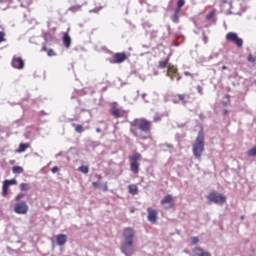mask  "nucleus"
<instances>
[{
	"mask_svg": "<svg viewBox=\"0 0 256 256\" xmlns=\"http://www.w3.org/2000/svg\"><path fill=\"white\" fill-rule=\"evenodd\" d=\"M193 155L196 159H201L203 151H205V133L203 130L198 132L195 142L192 145Z\"/></svg>",
	"mask_w": 256,
	"mask_h": 256,
	"instance_id": "obj_2",
	"label": "nucleus"
},
{
	"mask_svg": "<svg viewBox=\"0 0 256 256\" xmlns=\"http://www.w3.org/2000/svg\"><path fill=\"white\" fill-rule=\"evenodd\" d=\"M21 199H23V194H18L15 198V201H19Z\"/></svg>",
	"mask_w": 256,
	"mask_h": 256,
	"instance_id": "obj_39",
	"label": "nucleus"
},
{
	"mask_svg": "<svg viewBox=\"0 0 256 256\" xmlns=\"http://www.w3.org/2000/svg\"><path fill=\"white\" fill-rule=\"evenodd\" d=\"M223 113H224V115H227V113H229V111L224 110Z\"/></svg>",
	"mask_w": 256,
	"mask_h": 256,
	"instance_id": "obj_49",
	"label": "nucleus"
},
{
	"mask_svg": "<svg viewBox=\"0 0 256 256\" xmlns=\"http://www.w3.org/2000/svg\"><path fill=\"white\" fill-rule=\"evenodd\" d=\"M20 189H21V191H29L31 189V187L27 183H21Z\"/></svg>",
	"mask_w": 256,
	"mask_h": 256,
	"instance_id": "obj_28",
	"label": "nucleus"
},
{
	"mask_svg": "<svg viewBox=\"0 0 256 256\" xmlns=\"http://www.w3.org/2000/svg\"><path fill=\"white\" fill-rule=\"evenodd\" d=\"M151 127V121L145 118H136L130 122V133L137 139H145L141 133H151Z\"/></svg>",
	"mask_w": 256,
	"mask_h": 256,
	"instance_id": "obj_1",
	"label": "nucleus"
},
{
	"mask_svg": "<svg viewBox=\"0 0 256 256\" xmlns=\"http://www.w3.org/2000/svg\"><path fill=\"white\" fill-rule=\"evenodd\" d=\"M247 61H248L249 63H255L256 57L253 56L252 54H249L248 57H247Z\"/></svg>",
	"mask_w": 256,
	"mask_h": 256,
	"instance_id": "obj_30",
	"label": "nucleus"
},
{
	"mask_svg": "<svg viewBox=\"0 0 256 256\" xmlns=\"http://www.w3.org/2000/svg\"><path fill=\"white\" fill-rule=\"evenodd\" d=\"M52 173H56L57 171H59V168L57 166H54L52 169H51Z\"/></svg>",
	"mask_w": 256,
	"mask_h": 256,
	"instance_id": "obj_41",
	"label": "nucleus"
},
{
	"mask_svg": "<svg viewBox=\"0 0 256 256\" xmlns=\"http://www.w3.org/2000/svg\"><path fill=\"white\" fill-rule=\"evenodd\" d=\"M105 190H107V184H105V187H104Z\"/></svg>",
	"mask_w": 256,
	"mask_h": 256,
	"instance_id": "obj_54",
	"label": "nucleus"
},
{
	"mask_svg": "<svg viewBox=\"0 0 256 256\" xmlns=\"http://www.w3.org/2000/svg\"><path fill=\"white\" fill-rule=\"evenodd\" d=\"M56 243L60 247H63L67 243V235L65 234H59L56 236Z\"/></svg>",
	"mask_w": 256,
	"mask_h": 256,
	"instance_id": "obj_14",
	"label": "nucleus"
},
{
	"mask_svg": "<svg viewBox=\"0 0 256 256\" xmlns=\"http://www.w3.org/2000/svg\"><path fill=\"white\" fill-rule=\"evenodd\" d=\"M164 147H168V149H173V146L171 144H164Z\"/></svg>",
	"mask_w": 256,
	"mask_h": 256,
	"instance_id": "obj_43",
	"label": "nucleus"
},
{
	"mask_svg": "<svg viewBox=\"0 0 256 256\" xmlns=\"http://www.w3.org/2000/svg\"><path fill=\"white\" fill-rule=\"evenodd\" d=\"M214 57H219V53H215L209 56V59H213Z\"/></svg>",
	"mask_w": 256,
	"mask_h": 256,
	"instance_id": "obj_42",
	"label": "nucleus"
},
{
	"mask_svg": "<svg viewBox=\"0 0 256 256\" xmlns=\"http://www.w3.org/2000/svg\"><path fill=\"white\" fill-rule=\"evenodd\" d=\"M123 237L125 242H133V237H135V231L133 228L127 227L123 231Z\"/></svg>",
	"mask_w": 256,
	"mask_h": 256,
	"instance_id": "obj_9",
	"label": "nucleus"
},
{
	"mask_svg": "<svg viewBox=\"0 0 256 256\" xmlns=\"http://www.w3.org/2000/svg\"><path fill=\"white\" fill-rule=\"evenodd\" d=\"M127 59V55L125 53H116L113 58L110 60V63L119 64L123 63Z\"/></svg>",
	"mask_w": 256,
	"mask_h": 256,
	"instance_id": "obj_12",
	"label": "nucleus"
},
{
	"mask_svg": "<svg viewBox=\"0 0 256 256\" xmlns=\"http://www.w3.org/2000/svg\"><path fill=\"white\" fill-rule=\"evenodd\" d=\"M28 211H29V206L25 201L18 202L14 205V212H16L17 215H27Z\"/></svg>",
	"mask_w": 256,
	"mask_h": 256,
	"instance_id": "obj_5",
	"label": "nucleus"
},
{
	"mask_svg": "<svg viewBox=\"0 0 256 256\" xmlns=\"http://www.w3.org/2000/svg\"><path fill=\"white\" fill-rule=\"evenodd\" d=\"M154 121H161V118L159 116H155Z\"/></svg>",
	"mask_w": 256,
	"mask_h": 256,
	"instance_id": "obj_45",
	"label": "nucleus"
},
{
	"mask_svg": "<svg viewBox=\"0 0 256 256\" xmlns=\"http://www.w3.org/2000/svg\"><path fill=\"white\" fill-rule=\"evenodd\" d=\"M147 213H148V221L149 223H157V215H159V212L157 210L149 207L147 208Z\"/></svg>",
	"mask_w": 256,
	"mask_h": 256,
	"instance_id": "obj_11",
	"label": "nucleus"
},
{
	"mask_svg": "<svg viewBox=\"0 0 256 256\" xmlns=\"http://www.w3.org/2000/svg\"><path fill=\"white\" fill-rule=\"evenodd\" d=\"M25 151H27V144L21 143L19 145V148H18L17 152L18 153H25Z\"/></svg>",
	"mask_w": 256,
	"mask_h": 256,
	"instance_id": "obj_26",
	"label": "nucleus"
},
{
	"mask_svg": "<svg viewBox=\"0 0 256 256\" xmlns=\"http://www.w3.org/2000/svg\"><path fill=\"white\" fill-rule=\"evenodd\" d=\"M175 74H177V68H175V66L169 65L167 68L166 77H169L171 81H173L174 80L173 75Z\"/></svg>",
	"mask_w": 256,
	"mask_h": 256,
	"instance_id": "obj_15",
	"label": "nucleus"
},
{
	"mask_svg": "<svg viewBox=\"0 0 256 256\" xmlns=\"http://www.w3.org/2000/svg\"><path fill=\"white\" fill-rule=\"evenodd\" d=\"M208 199L212 203H216V205H223V203H225V201H226L225 196H223L221 194H217L216 192L210 193L208 196Z\"/></svg>",
	"mask_w": 256,
	"mask_h": 256,
	"instance_id": "obj_6",
	"label": "nucleus"
},
{
	"mask_svg": "<svg viewBox=\"0 0 256 256\" xmlns=\"http://www.w3.org/2000/svg\"><path fill=\"white\" fill-rule=\"evenodd\" d=\"M178 101L182 103V105H187V102L189 101V95L187 94H178Z\"/></svg>",
	"mask_w": 256,
	"mask_h": 256,
	"instance_id": "obj_18",
	"label": "nucleus"
},
{
	"mask_svg": "<svg viewBox=\"0 0 256 256\" xmlns=\"http://www.w3.org/2000/svg\"><path fill=\"white\" fill-rule=\"evenodd\" d=\"M63 44L67 49L71 47V36H69V33L67 32L63 36Z\"/></svg>",
	"mask_w": 256,
	"mask_h": 256,
	"instance_id": "obj_17",
	"label": "nucleus"
},
{
	"mask_svg": "<svg viewBox=\"0 0 256 256\" xmlns=\"http://www.w3.org/2000/svg\"><path fill=\"white\" fill-rule=\"evenodd\" d=\"M203 41H204L205 45H207V41H208L207 36H204V37H203Z\"/></svg>",
	"mask_w": 256,
	"mask_h": 256,
	"instance_id": "obj_44",
	"label": "nucleus"
},
{
	"mask_svg": "<svg viewBox=\"0 0 256 256\" xmlns=\"http://www.w3.org/2000/svg\"><path fill=\"white\" fill-rule=\"evenodd\" d=\"M23 167L21 166H14L12 168V173H14V175H21V173H23Z\"/></svg>",
	"mask_w": 256,
	"mask_h": 256,
	"instance_id": "obj_20",
	"label": "nucleus"
},
{
	"mask_svg": "<svg viewBox=\"0 0 256 256\" xmlns=\"http://www.w3.org/2000/svg\"><path fill=\"white\" fill-rule=\"evenodd\" d=\"M110 113L115 117V119H119L120 117H125V115H127V112L123 110V108H119L117 106L112 107Z\"/></svg>",
	"mask_w": 256,
	"mask_h": 256,
	"instance_id": "obj_7",
	"label": "nucleus"
},
{
	"mask_svg": "<svg viewBox=\"0 0 256 256\" xmlns=\"http://www.w3.org/2000/svg\"><path fill=\"white\" fill-rule=\"evenodd\" d=\"M130 159V171L132 173H139V161H141L142 156L140 153H134L132 156L129 157Z\"/></svg>",
	"mask_w": 256,
	"mask_h": 256,
	"instance_id": "obj_3",
	"label": "nucleus"
},
{
	"mask_svg": "<svg viewBox=\"0 0 256 256\" xmlns=\"http://www.w3.org/2000/svg\"><path fill=\"white\" fill-rule=\"evenodd\" d=\"M226 41H231L239 49L243 47V39L239 38V36L235 32H228L226 34Z\"/></svg>",
	"mask_w": 256,
	"mask_h": 256,
	"instance_id": "obj_4",
	"label": "nucleus"
},
{
	"mask_svg": "<svg viewBox=\"0 0 256 256\" xmlns=\"http://www.w3.org/2000/svg\"><path fill=\"white\" fill-rule=\"evenodd\" d=\"M128 189L131 195H137V185L131 184L128 186Z\"/></svg>",
	"mask_w": 256,
	"mask_h": 256,
	"instance_id": "obj_22",
	"label": "nucleus"
},
{
	"mask_svg": "<svg viewBox=\"0 0 256 256\" xmlns=\"http://www.w3.org/2000/svg\"><path fill=\"white\" fill-rule=\"evenodd\" d=\"M173 201V196L168 194L161 200V205H163L164 209H171L173 208Z\"/></svg>",
	"mask_w": 256,
	"mask_h": 256,
	"instance_id": "obj_8",
	"label": "nucleus"
},
{
	"mask_svg": "<svg viewBox=\"0 0 256 256\" xmlns=\"http://www.w3.org/2000/svg\"><path fill=\"white\" fill-rule=\"evenodd\" d=\"M185 5V0H178L177 1V7L176 10L177 11H181V8Z\"/></svg>",
	"mask_w": 256,
	"mask_h": 256,
	"instance_id": "obj_29",
	"label": "nucleus"
},
{
	"mask_svg": "<svg viewBox=\"0 0 256 256\" xmlns=\"http://www.w3.org/2000/svg\"><path fill=\"white\" fill-rule=\"evenodd\" d=\"M47 55H48V57H54L55 52L53 51V49H49V50L47 51Z\"/></svg>",
	"mask_w": 256,
	"mask_h": 256,
	"instance_id": "obj_35",
	"label": "nucleus"
},
{
	"mask_svg": "<svg viewBox=\"0 0 256 256\" xmlns=\"http://www.w3.org/2000/svg\"><path fill=\"white\" fill-rule=\"evenodd\" d=\"M5 181L8 182V186L9 185H17V180H15V179L5 180Z\"/></svg>",
	"mask_w": 256,
	"mask_h": 256,
	"instance_id": "obj_32",
	"label": "nucleus"
},
{
	"mask_svg": "<svg viewBox=\"0 0 256 256\" xmlns=\"http://www.w3.org/2000/svg\"><path fill=\"white\" fill-rule=\"evenodd\" d=\"M176 81H181V76H178V77L176 78Z\"/></svg>",
	"mask_w": 256,
	"mask_h": 256,
	"instance_id": "obj_48",
	"label": "nucleus"
},
{
	"mask_svg": "<svg viewBox=\"0 0 256 256\" xmlns=\"http://www.w3.org/2000/svg\"><path fill=\"white\" fill-rule=\"evenodd\" d=\"M145 97H146V94H142V99H145Z\"/></svg>",
	"mask_w": 256,
	"mask_h": 256,
	"instance_id": "obj_53",
	"label": "nucleus"
},
{
	"mask_svg": "<svg viewBox=\"0 0 256 256\" xmlns=\"http://www.w3.org/2000/svg\"><path fill=\"white\" fill-rule=\"evenodd\" d=\"M9 189V184L8 182L4 181L3 182V187H2V195L5 197L7 195V191Z\"/></svg>",
	"mask_w": 256,
	"mask_h": 256,
	"instance_id": "obj_23",
	"label": "nucleus"
},
{
	"mask_svg": "<svg viewBox=\"0 0 256 256\" xmlns=\"http://www.w3.org/2000/svg\"><path fill=\"white\" fill-rule=\"evenodd\" d=\"M61 155H62V153L60 152V153L55 155V158L57 159L58 157H61Z\"/></svg>",
	"mask_w": 256,
	"mask_h": 256,
	"instance_id": "obj_46",
	"label": "nucleus"
},
{
	"mask_svg": "<svg viewBox=\"0 0 256 256\" xmlns=\"http://www.w3.org/2000/svg\"><path fill=\"white\" fill-rule=\"evenodd\" d=\"M92 185L95 189L101 187L98 182H93Z\"/></svg>",
	"mask_w": 256,
	"mask_h": 256,
	"instance_id": "obj_40",
	"label": "nucleus"
},
{
	"mask_svg": "<svg viewBox=\"0 0 256 256\" xmlns=\"http://www.w3.org/2000/svg\"><path fill=\"white\" fill-rule=\"evenodd\" d=\"M133 242H125L122 244V253H124V255L129 256V255H133Z\"/></svg>",
	"mask_w": 256,
	"mask_h": 256,
	"instance_id": "obj_10",
	"label": "nucleus"
},
{
	"mask_svg": "<svg viewBox=\"0 0 256 256\" xmlns=\"http://www.w3.org/2000/svg\"><path fill=\"white\" fill-rule=\"evenodd\" d=\"M72 127H74L76 133H83L85 129H89V126L83 127V125L75 123L72 124Z\"/></svg>",
	"mask_w": 256,
	"mask_h": 256,
	"instance_id": "obj_19",
	"label": "nucleus"
},
{
	"mask_svg": "<svg viewBox=\"0 0 256 256\" xmlns=\"http://www.w3.org/2000/svg\"><path fill=\"white\" fill-rule=\"evenodd\" d=\"M221 3H227V0H221Z\"/></svg>",
	"mask_w": 256,
	"mask_h": 256,
	"instance_id": "obj_52",
	"label": "nucleus"
},
{
	"mask_svg": "<svg viewBox=\"0 0 256 256\" xmlns=\"http://www.w3.org/2000/svg\"><path fill=\"white\" fill-rule=\"evenodd\" d=\"M184 75H185L186 77H191V79H193V77H195L194 74H192V73H190V72H188V71H185V72H184Z\"/></svg>",
	"mask_w": 256,
	"mask_h": 256,
	"instance_id": "obj_37",
	"label": "nucleus"
},
{
	"mask_svg": "<svg viewBox=\"0 0 256 256\" xmlns=\"http://www.w3.org/2000/svg\"><path fill=\"white\" fill-rule=\"evenodd\" d=\"M5 41V32H0V43H3Z\"/></svg>",
	"mask_w": 256,
	"mask_h": 256,
	"instance_id": "obj_36",
	"label": "nucleus"
},
{
	"mask_svg": "<svg viewBox=\"0 0 256 256\" xmlns=\"http://www.w3.org/2000/svg\"><path fill=\"white\" fill-rule=\"evenodd\" d=\"M193 256H211L209 252H206L201 247H197L193 250Z\"/></svg>",
	"mask_w": 256,
	"mask_h": 256,
	"instance_id": "obj_16",
	"label": "nucleus"
},
{
	"mask_svg": "<svg viewBox=\"0 0 256 256\" xmlns=\"http://www.w3.org/2000/svg\"><path fill=\"white\" fill-rule=\"evenodd\" d=\"M101 7H99V8H94V9H92V10H89V13H99L100 11H101Z\"/></svg>",
	"mask_w": 256,
	"mask_h": 256,
	"instance_id": "obj_34",
	"label": "nucleus"
},
{
	"mask_svg": "<svg viewBox=\"0 0 256 256\" xmlns=\"http://www.w3.org/2000/svg\"><path fill=\"white\" fill-rule=\"evenodd\" d=\"M179 13H181V10L174 11V15L172 16L173 23H179Z\"/></svg>",
	"mask_w": 256,
	"mask_h": 256,
	"instance_id": "obj_21",
	"label": "nucleus"
},
{
	"mask_svg": "<svg viewBox=\"0 0 256 256\" xmlns=\"http://www.w3.org/2000/svg\"><path fill=\"white\" fill-rule=\"evenodd\" d=\"M96 133H101V129L100 128H96Z\"/></svg>",
	"mask_w": 256,
	"mask_h": 256,
	"instance_id": "obj_47",
	"label": "nucleus"
},
{
	"mask_svg": "<svg viewBox=\"0 0 256 256\" xmlns=\"http://www.w3.org/2000/svg\"><path fill=\"white\" fill-rule=\"evenodd\" d=\"M78 171H80V173H83L84 175H87V173H89V166H80L78 168Z\"/></svg>",
	"mask_w": 256,
	"mask_h": 256,
	"instance_id": "obj_25",
	"label": "nucleus"
},
{
	"mask_svg": "<svg viewBox=\"0 0 256 256\" xmlns=\"http://www.w3.org/2000/svg\"><path fill=\"white\" fill-rule=\"evenodd\" d=\"M174 103H179V101H177V100H174Z\"/></svg>",
	"mask_w": 256,
	"mask_h": 256,
	"instance_id": "obj_55",
	"label": "nucleus"
},
{
	"mask_svg": "<svg viewBox=\"0 0 256 256\" xmlns=\"http://www.w3.org/2000/svg\"><path fill=\"white\" fill-rule=\"evenodd\" d=\"M42 51H47V47L44 46V47L42 48Z\"/></svg>",
	"mask_w": 256,
	"mask_h": 256,
	"instance_id": "obj_50",
	"label": "nucleus"
},
{
	"mask_svg": "<svg viewBox=\"0 0 256 256\" xmlns=\"http://www.w3.org/2000/svg\"><path fill=\"white\" fill-rule=\"evenodd\" d=\"M197 91H198L199 95H203V87L198 85L197 86Z\"/></svg>",
	"mask_w": 256,
	"mask_h": 256,
	"instance_id": "obj_38",
	"label": "nucleus"
},
{
	"mask_svg": "<svg viewBox=\"0 0 256 256\" xmlns=\"http://www.w3.org/2000/svg\"><path fill=\"white\" fill-rule=\"evenodd\" d=\"M30 4H31V0H27V1L21 2V7H28V5Z\"/></svg>",
	"mask_w": 256,
	"mask_h": 256,
	"instance_id": "obj_33",
	"label": "nucleus"
},
{
	"mask_svg": "<svg viewBox=\"0 0 256 256\" xmlns=\"http://www.w3.org/2000/svg\"><path fill=\"white\" fill-rule=\"evenodd\" d=\"M191 243H192V245H197V243H199V237H197V236L192 237Z\"/></svg>",
	"mask_w": 256,
	"mask_h": 256,
	"instance_id": "obj_31",
	"label": "nucleus"
},
{
	"mask_svg": "<svg viewBox=\"0 0 256 256\" xmlns=\"http://www.w3.org/2000/svg\"><path fill=\"white\" fill-rule=\"evenodd\" d=\"M12 67H14V69H23L25 67V62L21 57H14L12 59Z\"/></svg>",
	"mask_w": 256,
	"mask_h": 256,
	"instance_id": "obj_13",
	"label": "nucleus"
},
{
	"mask_svg": "<svg viewBox=\"0 0 256 256\" xmlns=\"http://www.w3.org/2000/svg\"><path fill=\"white\" fill-rule=\"evenodd\" d=\"M169 60H164L159 62V67L160 69H165V67H167V69L169 68Z\"/></svg>",
	"mask_w": 256,
	"mask_h": 256,
	"instance_id": "obj_24",
	"label": "nucleus"
},
{
	"mask_svg": "<svg viewBox=\"0 0 256 256\" xmlns=\"http://www.w3.org/2000/svg\"><path fill=\"white\" fill-rule=\"evenodd\" d=\"M214 17H215V10L209 12V13L206 15V19H207L208 21H211V19H213V21H214V23H215L216 20L214 19Z\"/></svg>",
	"mask_w": 256,
	"mask_h": 256,
	"instance_id": "obj_27",
	"label": "nucleus"
},
{
	"mask_svg": "<svg viewBox=\"0 0 256 256\" xmlns=\"http://www.w3.org/2000/svg\"><path fill=\"white\" fill-rule=\"evenodd\" d=\"M227 69V66H222V70L225 71Z\"/></svg>",
	"mask_w": 256,
	"mask_h": 256,
	"instance_id": "obj_51",
	"label": "nucleus"
}]
</instances>
